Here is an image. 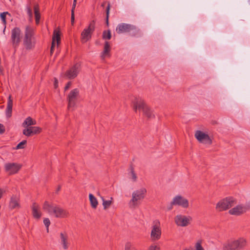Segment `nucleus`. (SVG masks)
I'll return each mask as SVG.
<instances>
[{
  "label": "nucleus",
  "mask_w": 250,
  "mask_h": 250,
  "mask_svg": "<svg viewBox=\"0 0 250 250\" xmlns=\"http://www.w3.org/2000/svg\"><path fill=\"white\" fill-rule=\"evenodd\" d=\"M42 208L44 211L50 215L56 218H64L69 215V212L62 208L56 204L45 201L42 205Z\"/></svg>",
  "instance_id": "nucleus-1"
},
{
  "label": "nucleus",
  "mask_w": 250,
  "mask_h": 250,
  "mask_svg": "<svg viewBox=\"0 0 250 250\" xmlns=\"http://www.w3.org/2000/svg\"><path fill=\"white\" fill-rule=\"evenodd\" d=\"M146 192V189L145 188H141L133 191L131 198L128 203L129 208H135L138 207L141 201L145 198Z\"/></svg>",
  "instance_id": "nucleus-2"
},
{
  "label": "nucleus",
  "mask_w": 250,
  "mask_h": 250,
  "mask_svg": "<svg viewBox=\"0 0 250 250\" xmlns=\"http://www.w3.org/2000/svg\"><path fill=\"white\" fill-rule=\"evenodd\" d=\"M36 44V39L34 36L33 29L29 26L25 28L23 44L26 50L33 49Z\"/></svg>",
  "instance_id": "nucleus-3"
},
{
  "label": "nucleus",
  "mask_w": 250,
  "mask_h": 250,
  "mask_svg": "<svg viewBox=\"0 0 250 250\" xmlns=\"http://www.w3.org/2000/svg\"><path fill=\"white\" fill-rule=\"evenodd\" d=\"M250 209V201L245 203L239 204L230 209L229 213L234 216H240Z\"/></svg>",
  "instance_id": "nucleus-4"
},
{
  "label": "nucleus",
  "mask_w": 250,
  "mask_h": 250,
  "mask_svg": "<svg viewBox=\"0 0 250 250\" xmlns=\"http://www.w3.org/2000/svg\"><path fill=\"white\" fill-rule=\"evenodd\" d=\"M236 203L235 199L232 197H228L220 200L216 205V209L221 211L226 210Z\"/></svg>",
  "instance_id": "nucleus-5"
},
{
  "label": "nucleus",
  "mask_w": 250,
  "mask_h": 250,
  "mask_svg": "<svg viewBox=\"0 0 250 250\" xmlns=\"http://www.w3.org/2000/svg\"><path fill=\"white\" fill-rule=\"evenodd\" d=\"M247 245V239L244 237H240L228 244L226 248H228L227 250H242Z\"/></svg>",
  "instance_id": "nucleus-6"
},
{
  "label": "nucleus",
  "mask_w": 250,
  "mask_h": 250,
  "mask_svg": "<svg viewBox=\"0 0 250 250\" xmlns=\"http://www.w3.org/2000/svg\"><path fill=\"white\" fill-rule=\"evenodd\" d=\"M80 96V90L78 88L71 90L67 96L68 102L67 108L73 109L76 105V101Z\"/></svg>",
  "instance_id": "nucleus-7"
},
{
  "label": "nucleus",
  "mask_w": 250,
  "mask_h": 250,
  "mask_svg": "<svg viewBox=\"0 0 250 250\" xmlns=\"http://www.w3.org/2000/svg\"><path fill=\"white\" fill-rule=\"evenodd\" d=\"M116 31L118 34H122L132 31V36H135L134 32L139 33V30L134 25L130 24L122 23L118 25Z\"/></svg>",
  "instance_id": "nucleus-8"
},
{
  "label": "nucleus",
  "mask_w": 250,
  "mask_h": 250,
  "mask_svg": "<svg viewBox=\"0 0 250 250\" xmlns=\"http://www.w3.org/2000/svg\"><path fill=\"white\" fill-rule=\"evenodd\" d=\"M162 230L160 222L155 220L153 222L150 233V238L152 241H155L159 240L161 238Z\"/></svg>",
  "instance_id": "nucleus-9"
},
{
  "label": "nucleus",
  "mask_w": 250,
  "mask_h": 250,
  "mask_svg": "<svg viewBox=\"0 0 250 250\" xmlns=\"http://www.w3.org/2000/svg\"><path fill=\"white\" fill-rule=\"evenodd\" d=\"M192 218L190 216H186L182 214L177 215L174 217L175 224L179 227H185L190 224Z\"/></svg>",
  "instance_id": "nucleus-10"
},
{
  "label": "nucleus",
  "mask_w": 250,
  "mask_h": 250,
  "mask_svg": "<svg viewBox=\"0 0 250 250\" xmlns=\"http://www.w3.org/2000/svg\"><path fill=\"white\" fill-rule=\"evenodd\" d=\"M22 165L17 163H7L4 164V169L8 175L17 173L20 170Z\"/></svg>",
  "instance_id": "nucleus-11"
},
{
  "label": "nucleus",
  "mask_w": 250,
  "mask_h": 250,
  "mask_svg": "<svg viewBox=\"0 0 250 250\" xmlns=\"http://www.w3.org/2000/svg\"><path fill=\"white\" fill-rule=\"evenodd\" d=\"M95 29L94 22H91L88 27L85 28L81 33V41L83 42H85L91 38V34Z\"/></svg>",
  "instance_id": "nucleus-12"
},
{
  "label": "nucleus",
  "mask_w": 250,
  "mask_h": 250,
  "mask_svg": "<svg viewBox=\"0 0 250 250\" xmlns=\"http://www.w3.org/2000/svg\"><path fill=\"white\" fill-rule=\"evenodd\" d=\"M171 204L178 206L184 208H187L189 207L188 200L180 195L175 196L172 199Z\"/></svg>",
  "instance_id": "nucleus-13"
},
{
  "label": "nucleus",
  "mask_w": 250,
  "mask_h": 250,
  "mask_svg": "<svg viewBox=\"0 0 250 250\" xmlns=\"http://www.w3.org/2000/svg\"><path fill=\"white\" fill-rule=\"evenodd\" d=\"M21 31L18 27H15L11 31V41L14 48L18 47L21 41Z\"/></svg>",
  "instance_id": "nucleus-14"
},
{
  "label": "nucleus",
  "mask_w": 250,
  "mask_h": 250,
  "mask_svg": "<svg viewBox=\"0 0 250 250\" xmlns=\"http://www.w3.org/2000/svg\"><path fill=\"white\" fill-rule=\"evenodd\" d=\"M195 137L196 139L201 143L208 145H210L212 144V140L209 136L202 131H196L195 133Z\"/></svg>",
  "instance_id": "nucleus-15"
},
{
  "label": "nucleus",
  "mask_w": 250,
  "mask_h": 250,
  "mask_svg": "<svg viewBox=\"0 0 250 250\" xmlns=\"http://www.w3.org/2000/svg\"><path fill=\"white\" fill-rule=\"evenodd\" d=\"M80 64L77 63L66 71L64 76L67 79H73L78 76L80 71Z\"/></svg>",
  "instance_id": "nucleus-16"
},
{
  "label": "nucleus",
  "mask_w": 250,
  "mask_h": 250,
  "mask_svg": "<svg viewBox=\"0 0 250 250\" xmlns=\"http://www.w3.org/2000/svg\"><path fill=\"white\" fill-rule=\"evenodd\" d=\"M132 106L134 111L137 112V110H142V111L148 106L144 101L140 98L134 97V100L132 102Z\"/></svg>",
  "instance_id": "nucleus-17"
},
{
  "label": "nucleus",
  "mask_w": 250,
  "mask_h": 250,
  "mask_svg": "<svg viewBox=\"0 0 250 250\" xmlns=\"http://www.w3.org/2000/svg\"><path fill=\"white\" fill-rule=\"evenodd\" d=\"M59 241L63 249L67 250L68 249L70 242L68 235L66 231H63L60 232Z\"/></svg>",
  "instance_id": "nucleus-18"
},
{
  "label": "nucleus",
  "mask_w": 250,
  "mask_h": 250,
  "mask_svg": "<svg viewBox=\"0 0 250 250\" xmlns=\"http://www.w3.org/2000/svg\"><path fill=\"white\" fill-rule=\"evenodd\" d=\"M42 128L38 126H30L24 128L22 131L23 135L29 137L33 134H39L41 132Z\"/></svg>",
  "instance_id": "nucleus-19"
},
{
  "label": "nucleus",
  "mask_w": 250,
  "mask_h": 250,
  "mask_svg": "<svg viewBox=\"0 0 250 250\" xmlns=\"http://www.w3.org/2000/svg\"><path fill=\"white\" fill-rule=\"evenodd\" d=\"M33 217L36 219H39L42 216L40 207L39 205L34 203L31 207Z\"/></svg>",
  "instance_id": "nucleus-20"
},
{
  "label": "nucleus",
  "mask_w": 250,
  "mask_h": 250,
  "mask_svg": "<svg viewBox=\"0 0 250 250\" xmlns=\"http://www.w3.org/2000/svg\"><path fill=\"white\" fill-rule=\"evenodd\" d=\"M110 51V44L109 42L106 41L104 44V50L101 53V57L102 60L104 59L106 57H109Z\"/></svg>",
  "instance_id": "nucleus-21"
},
{
  "label": "nucleus",
  "mask_w": 250,
  "mask_h": 250,
  "mask_svg": "<svg viewBox=\"0 0 250 250\" xmlns=\"http://www.w3.org/2000/svg\"><path fill=\"white\" fill-rule=\"evenodd\" d=\"M60 42V37L59 32L55 30L53 34V36L52 38V45L51 47V53H53L54 48L56 44V42L57 44V45H59Z\"/></svg>",
  "instance_id": "nucleus-22"
},
{
  "label": "nucleus",
  "mask_w": 250,
  "mask_h": 250,
  "mask_svg": "<svg viewBox=\"0 0 250 250\" xmlns=\"http://www.w3.org/2000/svg\"><path fill=\"white\" fill-rule=\"evenodd\" d=\"M12 106H13V101L11 98V96L10 95L8 97V100L7 102V105L6 110V115L8 118H9L11 116L12 111Z\"/></svg>",
  "instance_id": "nucleus-23"
},
{
  "label": "nucleus",
  "mask_w": 250,
  "mask_h": 250,
  "mask_svg": "<svg viewBox=\"0 0 250 250\" xmlns=\"http://www.w3.org/2000/svg\"><path fill=\"white\" fill-rule=\"evenodd\" d=\"M36 125V122L35 120H34L30 117H28L25 119L24 122L22 124V126L25 128H27L28 127L32 126V125Z\"/></svg>",
  "instance_id": "nucleus-24"
},
{
  "label": "nucleus",
  "mask_w": 250,
  "mask_h": 250,
  "mask_svg": "<svg viewBox=\"0 0 250 250\" xmlns=\"http://www.w3.org/2000/svg\"><path fill=\"white\" fill-rule=\"evenodd\" d=\"M9 206L12 209L20 208L18 198L15 196H12L10 200Z\"/></svg>",
  "instance_id": "nucleus-25"
},
{
  "label": "nucleus",
  "mask_w": 250,
  "mask_h": 250,
  "mask_svg": "<svg viewBox=\"0 0 250 250\" xmlns=\"http://www.w3.org/2000/svg\"><path fill=\"white\" fill-rule=\"evenodd\" d=\"M100 198L103 201V206L104 210L108 209L113 203V199L112 197H110V200H105L103 196H100Z\"/></svg>",
  "instance_id": "nucleus-26"
},
{
  "label": "nucleus",
  "mask_w": 250,
  "mask_h": 250,
  "mask_svg": "<svg viewBox=\"0 0 250 250\" xmlns=\"http://www.w3.org/2000/svg\"><path fill=\"white\" fill-rule=\"evenodd\" d=\"M89 199L91 207L94 209L96 208L98 205V202L96 198L92 194L90 193Z\"/></svg>",
  "instance_id": "nucleus-27"
},
{
  "label": "nucleus",
  "mask_w": 250,
  "mask_h": 250,
  "mask_svg": "<svg viewBox=\"0 0 250 250\" xmlns=\"http://www.w3.org/2000/svg\"><path fill=\"white\" fill-rule=\"evenodd\" d=\"M34 14L35 17L36 22L38 24L40 19V13L39 11V6L38 4H36L34 7Z\"/></svg>",
  "instance_id": "nucleus-28"
},
{
  "label": "nucleus",
  "mask_w": 250,
  "mask_h": 250,
  "mask_svg": "<svg viewBox=\"0 0 250 250\" xmlns=\"http://www.w3.org/2000/svg\"><path fill=\"white\" fill-rule=\"evenodd\" d=\"M129 177L130 179L133 182H136L137 181L138 177L137 175V174L134 170L133 168L131 167L130 168V171L129 173H128Z\"/></svg>",
  "instance_id": "nucleus-29"
},
{
  "label": "nucleus",
  "mask_w": 250,
  "mask_h": 250,
  "mask_svg": "<svg viewBox=\"0 0 250 250\" xmlns=\"http://www.w3.org/2000/svg\"><path fill=\"white\" fill-rule=\"evenodd\" d=\"M143 114L148 119H151L154 117V115L150 110L149 107L147 106L143 111Z\"/></svg>",
  "instance_id": "nucleus-30"
},
{
  "label": "nucleus",
  "mask_w": 250,
  "mask_h": 250,
  "mask_svg": "<svg viewBox=\"0 0 250 250\" xmlns=\"http://www.w3.org/2000/svg\"><path fill=\"white\" fill-rule=\"evenodd\" d=\"M103 39L104 40H110L111 38V34L110 30H104L103 33Z\"/></svg>",
  "instance_id": "nucleus-31"
},
{
  "label": "nucleus",
  "mask_w": 250,
  "mask_h": 250,
  "mask_svg": "<svg viewBox=\"0 0 250 250\" xmlns=\"http://www.w3.org/2000/svg\"><path fill=\"white\" fill-rule=\"evenodd\" d=\"M125 250H138L131 243L128 242L125 244Z\"/></svg>",
  "instance_id": "nucleus-32"
},
{
  "label": "nucleus",
  "mask_w": 250,
  "mask_h": 250,
  "mask_svg": "<svg viewBox=\"0 0 250 250\" xmlns=\"http://www.w3.org/2000/svg\"><path fill=\"white\" fill-rule=\"evenodd\" d=\"M6 15H10V14L7 12L1 13L0 15V18L2 21V23H3V24L4 25H5V24L6 23Z\"/></svg>",
  "instance_id": "nucleus-33"
},
{
  "label": "nucleus",
  "mask_w": 250,
  "mask_h": 250,
  "mask_svg": "<svg viewBox=\"0 0 250 250\" xmlns=\"http://www.w3.org/2000/svg\"><path fill=\"white\" fill-rule=\"evenodd\" d=\"M27 141L23 140L20 142L15 147V149H23L24 147V146L26 145Z\"/></svg>",
  "instance_id": "nucleus-34"
},
{
  "label": "nucleus",
  "mask_w": 250,
  "mask_h": 250,
  "mask_svg": "<svg viewBox=\"0 0 250 250\" xmlns=\"http://www.w3.org/2000/svg\"><path fill=\"white\" fill-rule=\"evenodd\" d=\"M109 9H110V5H109V4L108 3L107 7H106V23L107 25H108V17H109Z\"/></svg>",
  "instance_id": "nucleus-35"
},
{
  "label": "nucleus",
  "mask_w": 250,
  "mask_h": 250,
  "mask_svg": "<svg viewBox=\"0 0 250 250\" xmlns=\"http://www.w3.org/2000/svg\"><path fill=\"white\" fill-rule=\"evenodd\" d=\"M195 250H204L203 248L202 247L200 242H197L195 244Z\"/></svg>",
  "instance_id": "nucleus-36"
},
{
  "label": "nucleus",
  "mask_w": 250,
  "mask_h": 250,
  "mask_svg": "<svg viewBox=\"0 0 250 250\" xmlns=\"http://www.w3.org/2000/svg\"><path fill=\"white\" fill-rule=\"evenodd\" d=\"M43 223L46 228H49L50 224V221L48 218H45L43 220Z\"/></svg>",
  "instance_id": "nucleus-37"
},
{
  "label": "nucleus",
  "mask_w": 250,
  "mask_h": 250,
  "mask_svg": "<svg viewBox=\"0 0 250 250\" xmlns=\"http://www.w3.org/2000/svg\"><path fill=\"white\" fill-rule=\"evenodd\" d=\"M26 9H27V14H28L30 19H31L32 18V16H33L32 9L30 7H27Z\"/></svg>",
  "instance_id": "nucleus-38"
},
{
  "label": "nucleus",
  "mask_w": 250,
  "mask_h": 250,
  "mask_svg": "<svg viewBox=\"0 0 250 250\" xmlns=\"http://www.w3.org/2000/svg\"><path fill=\"white\" fill-rule=\"evenodd\" d=\"M148 250H160V248L154 245H151Z\"/></svg>",
  "instance_id": "nucleus-39"
},
{
  "label": "nucleus",
  "mask_w": 250,
  "mask_h": 250,
  "mask_svg": "<svg viewBox=\"0 0 250 250\" xmlns=\"http://www.w3.org/2000/svg\"><path fill=\"white\" fill-rule=\"evenodd\" d=\"M75 20L74 11L71 10V22L72 25H73Z\"/></svg>",
  "instance_id": "nucleus-40"
},
{
  "label": "nucleus",
  "mask_w": 250,
  "mask_h": 250,
  "mask_svg": "<svg viewBox=\"0 0 250 250\" xmlns=\"http://www.w3.org/2000/svg\"><path fill=\"white\" fill-rule=\"evenodd\" d=\"M5 130L4 126L2 124H0V134H3L5 132Z\"/></svg>",
  "instance_id": "nucleus-41"
},
{
  "label": "nucleus",
  "mask_w": 250,
  "mask_h": 250,
  "mask_svg": "<svg viewBox=\"0 0 250 250\" xmlns=\"http://www.w3.org/2000/svg\"><path fill=\"white\" fill-rule=\"evenodd\" d=\"M71 84H72V83L71 82H68L66 84V85H65V86L64 87V91H65L67 90L70 88Z\"/></svg>",
  "instance_id": "nucleus-42"
},
{
  "label": "nucleus",
  "mask_w": 250,
  "mask_h": 250,
  "mask_svg": "<svg viewBox=\"0 0 250 250\" xmlns=\"http://www.w3.org/2000/svg\"><path fill=\"white\" fill-rule=\"evenodd\" d=\"M54 87L55 88H57L58 86V81L57 80V79L56 78H55L54 79Z\"/></svg>",
  "instance_id": "nucleus-43"
},
{
  "label": "nucleus",
  "mask_w": 250,
  "mask_h": 250,
  "mask_svg": "<svg viewBox=\"0 0 250 250\" xmlns=\"http://www.w3.org/2000/svg\"><path fill=\"white\" fill-rule=\"evenodd\" d=\"M76 3H77V0H74L71 10H73V11L75 10V8L76 7Z\"/></svg>",
  "instance_id": "nucleus-44"
},
{
  "label": "nucleus",
  "mask_w": 250,
  "mask_h": 250,
  "mask_svg": "<svg viewBox=\"0 0 250 250\" xmlns=\"http://www.w3.org/2000/svg\"><path fill=\"white\" fill-rule=\"evenodd\" d=\"M173 206H175L174 205H172L171 204V202L170 203V205L169 207H167V209L168 210H170L171 209H172V208H173Z\"/></svg>",
  "instance_id": "nucleus-45"
},
{
  "label": "nucleus",
  "mask_w": 250,
  "mask_h": 250,
  "mask_svg": "<svg viewBox=\"0 0 250 250\" xmlns=\"http://www.w3.org/2000/svg\"><path fill=\"white\" fill-rule=\"evenodd\" d=\"M3 193V190L0 188V198H1L2 197Z\"/></svg>",
  "instance_id": "nucleus-46"
},
{
  "label": "nucleus",
  "mask_w": 250,
  "mask_h": 250,
  "mask_svg": "<svg viewBox=\"0 0 250 250\" xmlns=\"http://www.w3.org/2000/svg\"><path fill=\"white\" fill-rule=\"evenodd\" d=\"M60 188H61V187H60V186H59V187H58V188L57 191H59V190H60Z\"/></svg>",
  "instance_id": "nucleus-47"
},
{
  "label": "nucleus",
  "mask_w": 250,
  "mask_h": 250,
  "mask_svg": "<svg viewBox=\"0 0 250 250\" xmlns=\"http://www.w3.org/2000/svg\"><path fill=\"white\" fill-rule=\"evenodd\" d=\"M47 228V229H47V232H48L49 231V229H48V228Z\"/></svg>",
  "instance_id": "nucleus-48"
},
{
  "label": "nucleus",
  "mask_w": 250,
  "mask_h": 250,
  "mask_svg": "<svg viewBox=\"0 0 250 250\" xmlns=\"http://www.w3.org/2000/svg\"><path fill=\"white\" fill-rule=\"evenodd\" d=\"M98 195L100 196H101L100 195V193H98Z\"/></svg>",
  "instance_id": "nucleus-49"
}]
</instances>
